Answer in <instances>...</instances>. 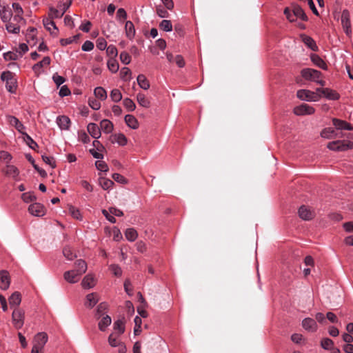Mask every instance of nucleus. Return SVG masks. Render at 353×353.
Masks as SVG:
<instances>
[{
  "instance_id": "nucleus-55",
  "label": "nucleus",
  "mask_w": 353,
  "mask_h": 353,
  "mask_svg": "<svg viewBox=\"0 0 353 353\" xmlns=\"http://www.w3.org/2000/svg\"><path fill=\"white\" fill-rule=\"evenodd\" d=\"M6 29L8 32L17 34L20 31V27L15 26L12 23H8L6 24Z\"/></svg>"
},
{
  "instance_id": "nucleus-60",
  "label": "nucleus",
  "mask_w": 353,
  "mask_h": 353,
  "mask_svg": "<svg viewBox=\"0 0 353 353\" xmlns=\"http://www.w3.org/2000/svg\"><path fill=\"white\" fill-rule=\"evenodd\" d=\"M42 159L43 160V161L50 165L52 168H55L56 167V163H55V161L53 157H48V156H46V155H43L42 156Z\"/></svg>"
},
{
  "instance_id": "nucleus-24",
  "label": "nucleus",
  "mask_w": 353,
  "mask_h": 353,
  "mask_svg": "<svg viewBox=\"0 0 353 353\" xmlns=\"http://www.w3.org/2000/svg\"><path fill=\"white\" fill-rule=\"evenodd\" d=\"M57 123L61 129L68 130L70 124V120L66 116H59L57 118Z\"/></svg>"
},
{
  "instance_id": "nucleus-15",
  "label": "nucleus",
  "mask_w": 353,
  "mask_h": 353,
  "mask_svg": "<svg viewBox=\"0 0 353 353\" xmlns=\"http://www.w3.org/2000/svg\"><path fill=\"white\" fill-rule=\"evenodd\" d=\"M10 278L8 272L6 270L0 272V288L2 290H7L10 285Z\"/></svg>"
},
{
  "instance_id": "nucleus-10",
  "label": "nucleus",
  "mask_w": 353,
  "mask_h": 353,
  "mask_svg": "<svg viewBox=\"0 0 353 353\" xmlns=\"http://www.w3.org/2000/svg\"><path fill=\"white\" fill-rule=\"evenodd\" d=\"M316 92L319 93L321 97H324L330 100H337L339 99V94L334 90L330 88H316Z\"/></svg>"
},
{
  "instance_id": "nucleus-27",
  "label": "nucleus",
  "mask_w": 353,
  "mask_h": 353,
  "mask_svg": "<svg viewBox=\"0 0 353 353\" xmlns=\"http://www.w3.org/2000/svg\"><path fill=\"white\" fill-rule=\"evenodd\" d=\"M100 129L105 133H110L113 130V124L108 119H103L100 123Z\"/></svg>"
},
{
  "instance_id": "nucleus-1",
  "label": "nucleus",
  "mask_w": 353,
  "mask_h": 353,
  "mask_svg": "<svg viewBox=\"0 0 353 353\" xmlns=\"http://www.w3.org/2000/svg\"><path fill=\"white\" fill-rule=\"evenodd\" d=\"M284 14L290 22L294 21L296 18H300L305 21H307V15L303 10L299 6H294L292 12L289 8H285Z\"/></svg>"
},
{
  "instance_id": "nucleus-34",
  "label": "nucleus",
  "mask_w": 353,
  "mask_h": 353,
  "mask_svg": "<svg viewBox=\"0 0 353 353\" xmlns=\"http://www.w3.org/2000/svg\"><path fill=\"white\" fill-rule=\"evenodd\" d=\"M77 271H78L80 274H83L87 270V264L86 263L81 259L77 260L75 262V269Z\"/></svg>"
},
{
  "instance_id": "nucleus-28",
  "label": "nucleus",
  "mask_w": 353,
  "mask_h": 353,
  "mask_svg": "<svg viewBox=\"0 0 353 353\" xmlns=\"http://www.w3.org/2000/svg\"><path fill=\"white\" fill-rule=\"evenodd\" d=\"M64 14L63 12L61 11L59 8L56 9L54 7H50L48 12V17L50 19H57L61 18Z\"/></svg>"
},
{
  "instance_id": "nucleus-31",
  "label": "nucleus",
  "mask_w": 353,
  "mask_h": 353,
  "mask_svg": "<svg viewBox=\"0 0 353 353\" xmlns=\"http://www.w3.org/2000/svg\"><path fill=\"white\" fill-rule=\"evenodd\" d=\"M137 83L142 89L148 90L150 88V83L143 74H139L137 77Z\"/></svg>"
},
{
  "instance_id": "nucleus-36",
  "label": "nucleus",
  "mask_w": 353,
  "mask_h": 353,
  "mask_svg": "<svg viewBox=\"0 0 353 353\" xmlns=\"http://www.w3.org/2000/svg\"><path fill=\"white\" fill-rule=\"evenodd\" d=\"M114 330L118 331L119 334H121L125 331L124 318L119 319L114 323Z\"/></svg>"
},
{
  "instance_id": "nucleus-41",
  "label": "nucleus",
  "mask_w": 353,
  "mask_h": 353,
  "mask_svg": "<svg viewBox=\"0 0 353 353\" xmlns=\"http://www.w3.org/2000/svg\"><path fill=\"white\" fill-rule=\"evenodd\" d=\"M21 54H18V52H8L3 54V57L6 61L8 60H17L19 57H21Z\"/></svg>"
},
{
  "instance_id": "nucleus-35",
  "label": "nucleus",
  "mask_w": 353,
  "mask_h": 353,
  "mask_svg": "<svg viewBox=\"0 0 353 353\" xmlns=\"http://www.w3.org/2000/svg\"><path fill=\"white\" fill-rule=\"evenodd\" d=\"M112 319L110 316L106 315L99 323V328L101 331H104L105 328L111 324Z\"/></svg>"
},
{
  "instance_id": "nucleus-47",
  "label": "nucleus",
  "mask_w": 353,
  "mask_h": 353,
  "mask_svg": "<svg viewBox=\"0 0 353 353\" xmlns=\"http://www.w3.org/2000/svg\"><path fill=\"white\" fill-rule=\"evenodd\" d=\"M131 74L130 70L128 68L124 67L121 69L120 72L121 78L124 81H129Z\"/></svg>"
},
{
  "instance_id": "nucleus-22",
  "label": "nucleus",
  "mask_w": 353,
  "mask_h": 353,
  "mask_svg": "<svg viewBox=\"0 0 353 353\" xmlns=\"http://www.w3.org/2000/svg\"><path fill=\"white\" fill-rule=\"evenodd\" d=\"M125 30L126 33V37L130 39H132L133 37L135 35V29L134 24L130 21H127L125 26Z\"/></svg>"
},
{
  "instance_id": "nucleus-16",
  "label": "nucleus",
  "mask_w": 353,
  "mask_h": 353,
  "mask_svg": "<svg viewBox=\"0 0 353 353\" xmlns=\"http://www.w3.org/2000/svg\"><path fill=\"white\" fill-rule=\"evenodd\" d=\"M87 130L89 134L95 139H99L101 137V129L100 128L94 123H90L88 125Z\"/></svg>"
},
{
  "instance_id": "nucleus-50",
  "label": "nucleus",
  "mask_w": 353,
  "mask_h": 353,
  "mask_svg": "<svg viewBox=\"0 0 353 353\" xmlns=\"http://www.w3.org/2000/svg\"><path fill=\"white\" fill-rule=\"evenodd\" d=\"M63 254L64 256L68 260H72L74 257H76V255L73 254L71 248L69 246L64 247L63 249Z\"/></svg>"
},
{
  "instance_id": "nucleus-49",
  "label": "nucleus",
  "mask_w": 353,
  "mask_h": 353,
  "mask_svg": "<svg viewBox=\"0 0 353 353\" xmlns=\"http://www.w3.org/2000/svg\"><path fill=\"white\" fill-rule=\"evenodd\" d=\"M123 105L128 111H133L136 108L135 103L129 98H126L123 101Z\"/></svg>"
},
{
  "instance_id": "nucleus-6",
  "label": "nucleus",
  "mask_w": 353,
  "mask_h": 353,
  "mask_svg": "<svg viewBox=\"0 0 353 353\" xmlns=\"http://www.w3.org/2000/svg\"><path fill=\"white\" fill-rule=\"evenodd\" d=\"M299 217L304 221H310L314 216L315 212L310 207L306 205H301L298 211Z\"/></svg>"
},
{
  "instance_id": "nucleus-51",
  "label": "nucleus",
  "mask_w": 353,
  "mask_h": 353,
  "mask_svg": "<svg viewBox=\"0 0 353 353\" xmlns=\"http://www.w3.org/2000/svg\"><path fill=\"white\" fill-rule=\"evenodd\" d=\"M114 141L117 142L120 145H125L127 143V139L123 134H114Z\"/></svg>"
},
{
  "instance_id": "nucleus-29",
  "label": "nucleus",
  "mask_w": 353,
  "mask_h": 353,
  "mask_svg": "<svg viewBox=\"0 0 353 353\" xmlns=\"http://www.w3.org/2000/svg\"><path fill=\"white\" fill-rule=\"evenodd\" d=\"M99 181V185L105 190L110 189L114 184L112 180L104 177H100Z\"/></svg>"
},
{
  "instance_id": "nucleus-32",
  "label": "nucleus",
  "mask_w": 353,
  "mask_h": 353,
  "mask_svg": "<svg viewBox=\"0 0 353 353\" xmlns=\"http://www.w3.org/2000/svg\"><path fill=\"white\" fill-rule=\"evenodd\" d=\"M335 130L332 128H324L321 132V136L326 139H333L336 137Z\"/></svg>"
},
{
  "instance_id": "nucleus-44",
  "label": "nucleus",
  "mask_w": 353,
  "mask_h": 353,
  "mask_svg": "<svg viewBox=\"0 0 353 353\" xmlns=\"http://www.w3.org/2000/svg\"><path fill=\"white\" fill-rule=\"evenodd\" d=\"M12 8L16 12V15L14 16V18L19 17V19H23L22 17V14L23 13V10L21 8V6L18 3H12Z\"/></svg>"
},
{
  "instance_id": "nucleus-3",
  "label": "nucleus",
  "mask_w": 353,
  "mask_h": 353,
  "mask_svg": "<svg viewBox=\"0 0 353 353\" xmlns=\"http://www.w3.org/2000/svg\"><path fill=\"white\" fill-rule=\"evenodd\" d=\"M296 96L301 100L308 101H318L321 95L318 92H313L309 90H299L297 91Z\"/></svg>"
},
{
  "instance_id": "nucleus-33",
  "label": "nucleus",
  "mask_w": 353,
  "mask_h": 353,
  "mask_svg": "<svg viewBox=\"0 0 353 353\" xmlns=\"http://www.w3.org/2000/svg\"><path fill=\"white\" fill-rule=\"evenodd\" d=\"M8 121L11 125L15 126L16 129L19 132H22V130L23 129H25L24 125L15 117H13V116L10 117L8 119Z\"/></svg>"
},
{
  "instance_id": "nucleus-59",
  "label": "nucleus",
  "mask_w": 353,
  "mask_h": 353,
  "mask_svg": "<svg viewBox=\"0 0 353 353\" xmlns=\"http://www.w3.org/2000/svg\"><path fill=\"white\" fill-rule=\"evenodd\" d=\"M95 165L99 170L103 172H107L108 170V165L102 161H97L95 163Z\"/></svg>"
},
{
  "instance_id": "nucleus-62",
  "label": "nucleus",
  "mask_w": 353,
  "mask_h": 353,
  "mask_svg": "<svg viewBox=\"0 0 353 353\" xmlns=\"http://www.w3.org/2000/svg\"><path fill=\"white\" fill-rule=\"evenodd\" d=\"M71 4H72V1L71 0L68 1V2H65V3L60 2L58 4V8L61 10V11L63 12V13H65L67 11V10L70 8Z\"/></svg>"
},
{
  "instance_id": "nucleus-40",
  "label": "nucleus",
  "mask_w": 353,
  "mask_h": 353,
  "mask_svg": "<svg viewBox=\"0 0 353 353\" xmlns=\"http://www.w3.org/2000/svg\"><path fill=\"white\" fill-rule=\"evenodd\" d=\"M108 67L109 70L112 72H117L119 70V63L117 61L114 59H110L108 61Z\"/></svg>"
},
{
  "instance_id": "nucleus-39",
  "label": "nucleus",
  "mask_w": 353,
  "mask_h": 353,
  "mask_svg": "<svg viewBox=\"0 0 353 353\" xmlns=\"http://www.w3.org/2000/svg\"><path fill=\"white\" fill-rule=\"evenodd\" d=\"M22 133L23 134V139L27 145L32 150H36V148H38L37 143L28 134Z\"/></svg>"
},
{
  "instance_id": "nucleus-58",
  "label": "nucleus",
  "mask_w": 353,
  "mask_h": 353,
  "mask_svg": "<svg viewBox=\"0 0 353 353\" xmlns=\"http://www.w3.org/2000/svg\"><path fill=\"white\" fill-rule=\"evenodd\" d=\"M112 179L121 184L127 183V179L119 173H114L112 174Z\"/></svg>"
},
{
  "instance_id": "nucleus-17",
  "label": "nucleus",
  "mask_w": 353,
  "mask_h": 353,
  "mask_svg": "<svg viewBox=\"0 0 353 353\" xmlns=\"http://www.w3.org/2000/svg\"><path fill=\"white\" fill-rule=\"evenodd\" d=\"M3 172L4 174L10 177H12L13 179H16L19 174V171L17 167L12 165H8L3 170Z\"/></svg>"
},
{
  "instance_id": "nucleus-57",
  "label": "nucleus",
  "mask_w": 353,
  "mask_h": 353,
  "mask_svg": "<svg viewBox=\"0 0 353 353\" xmlns=\"http://www.w3.org/2000/svg\"><path fill=\"white\" fill-rule=\"evenodd\" d=\"M110 270L116 276H121L122 274L121 268L118 265H111Z\"/></svg>"
},
{
  "instance_id": "nucleus-8",
  "label": "nucleus",
  "mask_w": 353,
  "mask_h": 353,
  "mask_svg": "<svg viewBox=\"0 0 353 353\" xmlns=\"http://www.w3.org/2000/svg\"><path fill=\"white\" fill-rule=\"evenodd\" d=\"M12 317L14 327L17 329L21 328L23 325L24 312L19 308H15Z\"/></svg>"
},
{
  "instance_id": "nucleus-9",
  "label": "nucleus",
  "mask_w": 353,
  "mask_h": 353,
  "mask_svg": "<svg viewBox=\"0 0 353 353\" xmlns=\"http://www.w3.org/2000/svg\"><path fill=\"white\" fill-rule=\"evenodd\" d=\"M314 108L306 103H303L294 108V113L296 115L312 114L314 113Z\"/></svg>"
},
{
  "instance_id": "nucleus-30",
  "label": "nucleus",
  "mask_w": 353,
  "mask_h": 353,
  "mask_svg": "<svg viewBox=\"0 0 353 353\" xmlns=\"http://www.w3.org/2000/svg\"><path fill=\"white\" fill-rule=\"evenodd\" d=\"M138 103L144 108H149L150 105V101L146 98L145 94L143 93H138L137 96Z\"/></svg>"
},
{
  "instance_id": "nucleus-14",
  "label": "nucleus",
  "mask_w": 353,
  "mask_h": 353,
  "mask_svg": "<svg viewBox=\"0 0 353 353\" xmlns=\"http://www.w3.org/2000/svg\"><path fill=\"white\" fill-rule=\"evenodd\" d=\"M332 123L337 130H352L351 124L343 120L334 118L332 119Z\"/></svg>"
},
{
  "instance_id": "nucleus-52",
  "label": "nucleus",
  "mask_w": 353,
  "mask_h": 353,
  "mask_svg": "<svg viewBox=\"0 0 353 353\" xmlns=\"http://www.w3.org/2000/svg\"><path fill=\"white\" fill-rule=\"evenodd\" d=\"M21 199L26 203H30L36 200V196L32 192H25L22 194Z\"/></svg>"
},
{
  "instance_id": "nucleus-4",
  "label": "nucleus",
  "mask_w": 353,
  "mask_h": 353,
  "mask_svg": "<svg viewBox=\"0 0 353 353\" xmlns=\"http://www.w3.org/2000/svg\"><path fill=\"white\" fill-rule=\"evenodd\" d=\"M327 148L331 150L344 151L353 148V143L350 141H334L327 144Z\"/></svg>"
},
{
  "instance_id": "nucleus-13",
  "label": "nucleus",
  "mask_w": 353,
  "mask_h": 353,
  "mask_svg": "<svg viewBox=\"0 0 353 353\" xmlns=\"http://www.w3.org/2000/svg\"><path fill=\"white\" fill-rule=\"evenodd\" d=\"M29 212L36 216H41L44 214V207L38 203L31 204L28 208Z\"/></svg>"
},
{
  "instance_id": "nucleus-45",
  "label": "nucleus",
  "mask_w": 353,
  "mask_h": 353,
  "mask_svg": "<svg viewBox=\"0 0 353 353\" xmlns=\"http://www.w3.org/2000/svg\"><path fill=\"white\" fill-rule=\"evenodd\" d=\"M321 347L325 350H331L334 347V342L329 338L323 339L321 341Z\"/></svg>"
},
{
  "instance_id": "nucleus-25",
  "label": "nucleus",
  "mask_w": 353,
  "mask_h": 353,
  "mask_svg": "<svg viewBox=\"0 0 353 353\" xmlns=\"http://www.w3.org/2000/svg\"><path fill=\"white\" fill-rule=\"evenodd\" d=\"M81 285L83 288L90 289L95 285L94 279L91 275H87L83 278Z\"/></svg>"
},
{
  "instance_id": "nucleus-61",
  "label": "nucleus",
  "mask_w": 353,
  "mask_h": 353,
  "mask_svg": "<svg viewBox=\"0 0 353 353\" xmlns=\"http://www.w3.org/2000/svg\"><path fill=\"white\" fill-rule=\"evenodd\" d=\"M97 47L100 50H103L107 47V42L103 38H99L97 41Z\"/></svg>"
},
{
  "instance_id": "nucleus-19",
  "label": "nucleus",
  "mask_w": 353,
  "mask_h": 353,
  "mask_svg": "<svg viewBox=\"0 0 353 353\" xmlns=\"http://www.w3.org/2000/svg\"><path fill=\"white\" fill-rule=\"evenodd\" d=\"M9 304L11 307H17L21 301V294L19 292H14L8 299Z\"/></svg>"
},
{
  "instance_id": "nucleus-63",
  "label": "nucleus",
  "mask_w": 353,
  "mask_h": 353,
  "mask_svg": "<svg viewBox=\"0 0 353 353\" xmlns=\"http://www.w3.org/2000/svg\"><path fill=\"white\" fill-rule=\"evenodd\" d=\"M108 342H109V344L112 346V347H117L119 345V341H117V336H114V334H111L109 337H108Z\"/></svg>"
},
{
  "instance_id": "nucleus-43",
  "label": "nucleus",
  "mask_w": 353,
  "mask_h": 353,
  "mask_svg": "<svg viewBox=\"0 0 353 353\" xmlns=\"http://www.w3.org/2000/svg\"><path fill=\"white\" fill-rule=\"evenodd\" d=\"M159 28L162 30L169 32L172 30V25L170 21L164 19L160 23Z\"/></svg>"
},
{
  "instance_id": "nucleus-48",
  "label": "nucleus",
  "mask_w": 353,
  "mask_h": 353,
  "mask_svg": "<svg viewBox=\"0 0 353 353\" xmlns=\"http://www.w3.org/2000/svg\"><path fill=\"white\" fill-rule=\"evenodd\" d=\"M110 97L114 102H119L122 99V94L118 89H114L110 93Z\"/></svg>"
},
{
  "instance_id": "nucleus-26",
  "label": "nucleus",
  "mask_w": 353,
  "mask_h": 353,
  "mask_svg": "<svg viewBox=\"0 0 353 353\" xmlns=\"http://www.w3.org/2000/svg\"><path fill=\"white\" fill-rule=\"evenodd\" d=\"M125 121L132 129H137L139 127L138 121L133 115L127 114L125 117Z\"/></svg>"
},
{
  "instance_id": "nucleus-11",
  "label": "nucleus",
  "mask_w": 353,
  "mask_h": 353,
  "mask_svg": "<svg viewBox=\"0 0 353 353\" xmlns=\"http://www.w3.org/2000/svg\"><path fill=\"white\" fill-rule=\"evenodd\" d=\"M81 275L82 274L76 270H72L65 272L63 274V277L68 283H74L80 279Z\"/></svg>"
},
{
  "instance_id": "nucleus-54",
  "label": "nucleus",
  "mask_w": 353,
  "mask_h": 353,
  "mask_svg": "<svg viewBox=\"0 0 353 353\" xmlns=\"http://www.w3.org/2000/svg\"><path fill=\"white\" fill-rule=\"evenodd\" d=\"M43 26L48 30H50V27H53L54 29L57 30V28L56 27V25L54 22L53 21L52 19H50L49 17L47 19H44L43 20Z\"/></svg>"
},
{
  "instance_id": "nucleus-5",
  "label": "nucleus",
  "mask_w": 353,
  "mask_h": 353,
  "mask_svg": "<svg viewBox=\"0 0 353 353\" xmlns=\"http://www.w3.org/2000/svg\"><path fill=\"white\" fill-rule=\"evenodd\" d=\"M302 77L306 80L316 81L321 77V72L312 68H305L301 70Z\"/></svg>"
},
{
  "instance_id": "nucleus-53",
  "label": "nucleus",
  "mask_w": 353,
  "mask_h": 353,
  "mask_svg": "<svg viewBox=\"0 0 353 353\" xmlns=\"http://www.w3.org/2000/svg\"><path fill=\"white\" fill-rule=\"evenodd\" d=\"M120 60L123 64L128 65L131 61V57L127 52L123 51L120 54Z\"/></svg>"
},
{
  "instance_id": "nucleus-38",
  "label": "nucleus",
  "mask_w": 353,
  "mask_h": 353,
  "mask_svg": "<svg viewBox=\"0 0 353 353\" xmlns=\"http://www.w3.org/2000/svg\"><path fill=\"white\" fill-rule=\"evenodd\" d=\"M94 93L95 97L101 100H105L107 98L106 91L102 87L96 88Z\"/></svg>"
},
{
  "instance_id": "nucleus-7",
  "label": "nucleus",
  "mask_w": 353,
  "mask_h": 353,
  "mask_svg": "<svg viewBox=\"0 0 353 353\" xmlns=\"http://www.w3.org/2000/svg\"><path fill=\"white\" fill-rule=\"evenodd\" d=\"M48 341V335L45 332L38 333L34 339V351L37 352V350H43L45 344Z\"/></svg>"
},
{
  "instance_id": "nucleus-21",
  "label": "nucleus",
  "mask_w": 353,
  "mask_h": 353,
  "mask_svg": "<svg viewBox=\"0 0 353 353\" xmlns=\"http://www.w3.org/2000/svg\"><path fill=\"white\" fill-rule=\"evenodd\" d=\"M310 58H311V61L316 66H318L319 68L323 69V70L327 69L326 63L318 54H312L310 56Z\"/></svg>"
},
{
  "instance_id": "nucleus-64",
  "label": "nucleus",
  "mask_w": 353,
  "mask_h": 353,
  "mask_svg": "<svg viewBox=\"0 0 353 353\" xmlns=\"http://www.w3.org/2000/svg\"><path fill=\"white\" fill-rule=\"evenodd\" d=\"M81 48L83 51H90L94 48V43L90 41H86L83 44Z\"/></svg>"
},
{
  "instance_id": "nucleus-37",
  "label": "nucleus",
  "mask_w": 353,
  "mask_h": 353,
  "mask_svg": "<svg viewBox=\"0 0 353 353\" xmlns=\"http://www.w3.org/2000/svg\"><path fill=\"white\" fill-rule=\"evenodd\" d=\"M125 236L130 241H134L137 238L138 234L134 228H128L125 230Z\"/></svg>"
},
{
  "instance_id": "nucleus-18",
  "label": "nucleus",
  "mask_w": 353,
  "mask_h": 353,
  "mask_svg": "<svg viewBox=\"0 0 353 353\" xmlns=\"http://www.w3.org/2000/svg\"><path fill=\"white\" fill-rule=\"evenodd\" d=\"M303 328L307 330L315 331L316 330V323L311 318H305L302 321Z\"/></svg>"
},
{
  "instance_id": "nucleus-12",
  "label": "nucleus",
  "mask_w": 353,
  "mask_h": 353,
  "mask_svg": "<svg viewBox=\"0 0 353 353\" xmlns=\"http://www.w3.org/2000/svg\"><path fill=\"white\" fill-rule=\"evenodd\" d=\"M341 23L345 29V33L349 34L351 32V23L350 20V12L347 10H344L341 14Z\"/></svg>"
},
{
  "instance_id": "nucleus-20",
  "label": "nucleus",
  "mask_w": 353,
  "mask_h": 353,
  "mask_svg": "<svg viewBox=\"0 0 353 353\" xmlns=\"http://www.w3.org/2000/svg\"><path fill=\"white\" fill-rule=\"evenodd\" d=\"M98 295L97 293H90L86 296V302L85 303L86 307H93L98 302Z\"/></svg>"
},
{
  "instance_id": "nucleus-23",
  "label": "nucleus",
  "mask_w": 353,
  "mask_h": 353,
  "mask_svg": "<svg viewBox=\"0 0 353 353\" xmlns=\"http://www.w3.org/2000/svg\"><path fill=\"white\" fill-rule=\"evenodd\" d=\"M302 41L308 48H310L313 51H316L318 50V47L314 40L312 37L306 35H303Z\"/></svg>"
},
{
  "instance_id": "nucleus-46",
  "label": "nucleus",
  "mask_w": 353,
  "mask_h": 353,
  "mask_svg": "<svg viewBox=\"0 0 353 353\" xmlns=\"http://www.w3.org/2000/svg\"><path fill=\"white\" fill-rule=\"evenodd\" d=\"M106 53L110 59L115 58L117 56L118 51L117 48L113 45H110L106 50Z\"/></svg>"
},
{
  "instance_id": "nucleus-42",
  "label": "nucleus",
  "mask_w": 353,
  "mask_h": 353,
  "mask_svg": "<svg viewBox=\"0 0 353 353\" xmlns=\"http://www.w3.org/2000/svg\"><path fill=\"white\" fill-rule=\"evenodd\" d=\"M0 14L1 20L3 22H7L10 19L11 17V11L9 10H7L5 7L0 10Z\"/></svg>"
},
{
  "instance_id": "nucleus-56",
  "label": "nucleus",
  "mask_w": 353,
  "mask_h": 353,
  "mask_svg": "<svg viewBox=\"0 0 353 353\" xmlns=\"http://www.w3.org/2000/svg\"><path fill=\"white\" fill-rule=\"evenodd\" d=\"M88 103L94 110H99L101 108V103L96 99H89Z\"/></svg>"
},
{
  "instance_id": "nucleus-2",
  "label": "nucleus",
  "mask_w": 353,
  "mask_h": 353,
  "mask_svg": "<svg viewBox=\"0 0 353 353\" xmlns=\"http://www.w3.org/2000/svg\"><path fill=\"white\" fill-rule=\"evenodd\" d=\"M1 79L6 82V88L8 92L11 93L16 92L17 81L13 72L9 70L3 72L1 75Z\"/></svg>"
}]
</instances>
